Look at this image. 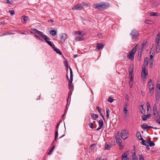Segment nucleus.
Here are the masks:
<instances>
[{"label":"nucleus","mask_w":160,"mask_h":160,"mask_svg":"<svg viewBox=\"0 0 160 160\" xmlns=\"http://www.w3.org/2000/svg\"><path fill=\"white\" fill-rule=\"evenodd\" d=\"M156 92H160V84H157L156 88Z\"/></svg>","instance_id":"36"},{"label":"nucleus","mask_w":160,"mask_h":160,"mask_svg":"<svg viewBox=\"0 0 160 160\" xmlns=\"http://www.w3.org/2000/svg\"><path fill=\"white\" fill-rule=\"evenodd\" d=\"M137 46L138 45H137L134 47L130 52L134 54L137 49Z\"/></svg>","instance_id":"22"},{"label":"nucleus","mask_w":160,"mask_h":160,"mask_svg":"<svg viewBox=\"0 0 160 160\" xmlns=\"http://www.w3.org/2000/svg\"><path fill=\"white\" fill-rule=\"evenodd\" d=\"M45 37H44L43 38H42L44 40H45L46 42L49 44L50 46H51L52 48H53V47H54L55 46L54 44L51 42L50 41H48V40H49L50 38L46 35H45Z\"/></svg>","instance_id":"9"},{"label":"nucleus","mask_w":160,"mask_h":160,"mask_svg":"<svg viewBox=\"0 0 160 160\" xmlns=\"http://www.w3.org/2000/svg\"><path fill=\"white\" fill-rule=\"evenodd\" d=\"M64 64L65 67L68 66V62L67 60L64 61Z\"/></svg>","instance_id":"50"},{"label":"nucleus","mask_w":160,"mask_h":160,"mask_svg":"<svg viewBox=\"0 0 160 160\" xmlns=\"http://www.w3.org/2000/svg\"><path fill=\"white\" fill-rule=\"evenodd\" d=\"M125 98H126V99L127 100V101L128 102V101L129 100V97L127 94H126V95Z\"/></svg>","instance_id":"58"},{"label":"nucleus","mask_w":160,"mask_h":160,"mask_svg":"<svg viewBox=\"0 0 160 160\" xmlns=\"http://www.w3.org/2000/svg\"><path fill=\"white\" fill-rule=\"evenodd\" d=\"M128 104L126 103L124 105L123 112L124 113V118L126 122H128L129 118V112L128 111Z\"/></svg>","instance_id":"3"},{"label":"nucleus","mask_w":160,"mask_h":160,"mask_svg":"<svg viewBox=\"0 0 160 160\" xmlns=\"http://www.w3.org/2000/svg\"><path fill=\"white\" fill-rule=\"evenodd\" d=\"M81 4H78L74 6L72 8V9L76 10H80L82 9L81 6Z\"/></svg>","instance_id":"12"},{"label":"nucleus","mask_w":160,"mask_h":160,"mask_svg":"<svg viewBox=\"0 0 160 160\" xmlns=\"http://www.w3.org/2000/svg\"><path fill=\"white\" fill-rule=\"evenodd\" d=\"M149 15L151 16H157L158 13L153 12H151L149 13Z\"/></svg>","instance_id":"33"},{"label":"nucleus","mask_w":160,"mask_h":160,"mask_svg":"<svg viewBox=\"0 0 160 160\" xmlns=\"http://www.w3.org/2000/svg\"><path fill=\"white\" fill-rule=\"evenodd\" d=\"M142 54V50H140V49H139L138 50V57H137V59L138 61L140 60L141 59V56Z\"/></svg>","instance_id":"19"},{"label":"nucleus","mask_w":160,"mask_h":160,"mask_svg":"<svg viewBox=\"0 0 160 160\" xmlns=\"http://www.w3.org/2000/svg\"><path fill=\"white\" fill-rule=\"evenodd\" d=\"M58 136V131H55V140H56Z\"/></svg>","instance_id":"42"},{"label":"nucleus","mask_w":160,"mask_h":160,"mask_svg":"<svg viewBox=\"0 0 160 160\" xmlns=\"http://www.w3.org/2000/svg\"><path fill=\"white\" fill-rule=\"evenodd\" d=\"M122 138L124 140L127 139L128 137V134L126 132L125 130H123L121 131Z\"/></svg>","instance_id":"10"},{"label":"nucleus","mask_w":160,"mask_h":160,"mask_svg":"<svg viewBox=\"0 0 160 160\" xmlns=\"http://www.w3.org/2000/svg\"><path fill=\"white\" fill-rule=\"evenodd\" d=\"M156 44V52L157 53H158L160 50V45L159 44Z\"/></svg>","instance_id":"23"},{"label":"nucleus","mask_w":160,"mask_h":160,"mask_svg":"<svg viewBox=\"0 0 160 160\" xmlns=\"http://www.w3.org/2000/svg\"><path fill=\"white\" fill-rule=\"evenodd\" d=\"M9 12L11 14V15H13L14 14V11L12 10H9Z\"/></svg>","instance_id":"47"},{"label":"nucleus","mask_w":160,"mask_h":160,"mask_svg":"<svg viewBox=\"0 0 160 160\" xmlns=\"http://www.w3.org/2000/svg\"><path fill=\"white\" fill-rule=\"evenodd\" d=\"M104 45L101 43H97V48L98 50L102 49L104 47Z\"/></svg>","instance_id":"14"},{"label":"nucleus","mask_w":160,"mask_h":160,"mask_svg":"<svg viewBox=\"0 0 160 160\" xmlns=\"http://www.w3.org/2000/svg\"><path fill=\"white\" fill-rule=\"evenodd\" d=\"M34 37L37 38L38 40L40 41H43V40L42 39L40 38L38 35H37L35 34L34 35Z\"/></svg>","instance_id":"44"},{"label":"nucleus","mask_w":160,"mask_h":160,"mask_svg":"<svg viewBox=\"0 0 160 160\" xmlns=\"http://www.w3.org/2000/svg\"><path fill=\"white\" fill-rule=\"evenodd\" d=\"M75 39L77 41H81L84 40V38L82 37H77Z\"/></svg>","instance_id":"31"},{"label":"nucleus","mask_w":160,"mask_h":160,"mask_svg":"<svg viewBox=\"0 0 160 160\" xmlns=\"http://www.w3.org/2000/svg\"><path fill=\"white\" fill-rule=\"evenodd\" d=\"M67 38V36L66 34L65 33H63L61 34V39L65 41Z\"/></svg>","instance_id":"20"},{"label":"nucleus","mask_w":160,"mask_h":160,"mask_svg":"<svg viewBox=\"0 0 160 160\" xmlns=\"http://www.w3.org/2000/svg\"><path fill=\"white\" fill-rule=\"evenodd\" d=\"M141 127L142 128L144 131H145L146 129H147L148 128H152V126H148V125L146 123H144L142 125Z\"/></svg>","instance_id":"15"},{"label":"nucleus","mask_w":160,"mask_h":160,"mask_svg":"<svg viewBox=\"0 0 160 160\" xmlns=\"http://www.w3.org/2000/svg\"><path fill=\"white\" fill-rule=\"evenodd\" d=\"M70 79L69 80L68 82V85L69 87L70 88V86L71 85V84L72 82V81L73 80V74H72V71L71 68L70 67Z\"/></svg>","instance_id":"11"},{"label":"nucleus","mask_w":160,"mask_h":160,"mask_svg":"<svg viewBox=\"0 0 160 160\" xmlns=\"http://www.w3.org/2000/svg\"><path fill=\"white\" fill-rule=\"evenodd\" d=\"M102 128V127H98V128L96 130H97V131H99L100 129H101Z\"/></svg>","instance_id":"64"},{"label":"nucleus","mask_w":160,"mask_h":160,"mask_svg":"<svg viewBox=\"0 0 160 160\" xmlns=\"http://www.w3.org/2000/svg\"><path fill=\"white\" fill-rule=\"evenodd\" d=\"M100 115L102 116V118L103 120H105V118L103 115L102 113L101 112H100Z\"/></svg>","instance_id":"55"},{"label":"nucleus","mask_w":160,"mask_h":160,"mask_svg":"<svg viewBox=\"0 0 160 160\" xmlns=\"http://www.w3.org/2000/svg\"><path fill=\"white\" fill-rule=\"evenodd\" d=\"M148 86L149 90L150 92L153 93L154 91L153 83L151 79H150L148 82Z\"/></svg>","instance_id":"8"},{"label":"nucleus","mask_w":160,"mask_h":160,"mask_svg":"<svg viewBox=\"0 0 160 160\" xmlns=\"http://www.w3.org/2000/svg\"><path fill=\"white\" fill-rule=\"evenodd\" d=\"M78 34L79 35H82V36L85 35V33L83 32H79Z\"/></svg>","instance_id":"48"},{"label":"nucleus","mask_w":160,"mask_h":160,"mask_svg":"<svg viewBox=\"0 0 160 160\" xmlns=\"http://www.w3.org/2000/svg\"><path fill=\"white\" fill-rule=\"evenodd\" d=\"M96 109L99 112H101L102 110L99 107L97 106L96 107Z\"/></svg>","instance_id":"52"},{"label":"nucleus","mask_w":160,"mask_h":160,"mask_svg":"<svg viewBox=\"0 0 160 160\" xmlns=\"http://www.w3.org/2000/svg\"><path fill=\"white\" fill-rule=\"evenodd\" d=\"M134 54L129 52L128 55V58L131 60L133 59Z\"/></svg>","instance_id":"17"},{"label":"nucleus","mask_w":160,"mask_h":160,"mask_svg":"<svg viewBox=\"0 0 160 160\" xmlns=\"http://www.w3.org/2000/svg\"><path fill=\"white\" fill-rule=\"evenodd\" d=\"M138 138L139 140H142V141L143 140H144L143 139V138H142V137L141 136H140L139 138Z\"/></svg>","instance_id":"63"},{"label":"nucleus","mask_w":160,"mask_h":160,"mask_svg":"<svg viewBox=\"0 0 160 160\" xmlns=\"http://www.w3.org/2000/svg\"><path fill=\"white\" fill-rule=\"evenodd\" d=\"M148 58H145L144 60V64L146 66V65H148Z\"/></svg>","instance_id":"45"},{"label":"nucleus","mask_w":160,"mask_h":160,"mask_svg":"<svg viewBox=\"0 0 160 160\" xmlns=\"http://www.w3.org/2000/svg\"><path fill=\"white\" fill-rule=\"evenodd\" d=\"M113 101L114 100L112 98L110 97L108 98V101L110 102H113Z\"/></svg>","instance_id":"46"},{"label":"nucleus","mask_w":160,"mask_h":160,"mask_svg":"<svg viewBox=\"0 0 160 160\" xmlns=\"http://www.w3.org/2000/svg\"><path fill=\"white\" fill-rule=\"evenodd\" d=\"M50 34L52 36H55L57 34V32L55 30H52L50 32Z\"/></svg>","instance_id":"29"},{"label":"nucleus","mask_w":160,"mask_h":160,"mask_svg":"<svg viewBox=\"0 0 160 160\" xmlns=\"http://www.w3.org/2000/svg\"><path fill=\"white\" fill-rule=\"evenodd\" d=\"M133 158L134 160H138V158H137L136 153L134 152L132 154Z\"/></svg>","instance_id":"41"},{"label":"nucleus","mask_w":160,"mask_h":160,"mask_svg":"<svg viewBox=\"0 0 160 160\" xmlns=\"http://www.w3.org/2000/svg\"><path fill=\"white\" fill-rule=\"evenodd\" d=\"M148 144L149 145V146L150 147H152L154 146L155 145V144L152 141L149 140L148 142Z\"/></svg>","instance_id":"37"},{"label":"nucleus","mask_w":160,"mask_h":160,"mask_svg":"<svg viewBox=\"0 0 160 160\" xmlns=\"http://www.w3.org/2000/svg\"><path fill=\"white\" fill-rule=\"evenodd\" d=\"M150 62V66L151 68H152L153 65V62Z\"/></svg>","instance_id":"60"},{"label":"nucleus","mask_w":160,"mask_h":160,"mask_svg":"<svg viewBox=\"0 0 160 160\" xmlns=\"http://www.w3.org/2000/svg\"><path fill=\"white\" fill-rule=\"evenodd\" d=\"M142 110H141V112L142 114H144L145 113V110L144 109V108L142 109Z\"/></svg>","instance_id":"59"},{"label":"nucleus","mask_w":160,"mask_h":160,"mask_svg":"<svg viewBox=\"0 0 160 160\" xmlns=\"http://www.w3.org/2000/svg\"><path fill=\"white\" fill-rule=\"evenodd\" d=\"M55 147V146H53L51 148L50 150H49V152L47 153V154H48V155H50L53 152V150H54V149Z\"/></svg>","instance_id":"34"},{"label":"nucleus","mask_w":160,"mask_h":160,"mask_svg":"<svg viewBox=\"0 0 160 160\" xmlns=\"http://www.w3.org/2000/svg\"><path fill=\"white\" fill-rule=\"evenodd\" d=\"M109 6L108 3L102 2L94 4L93 7L96 9L101 10L108 8Z\"/></svg>","instance_id":"2"},{"label":"nucleus","mask_w":160,"mask_h":160,"mask_svg":"<svg viewBox=\"0 0 160 160\" xmlns=\"http://www.w3.org/2000/svg\"><path fill=\"white\" fill-rule=\"evenodd\" d=\"M160 40V32H158L157 34L155 40V44H159V42Z\"/></svg>","instance_id":"13"},{"label":"nucleus","mask_w":160,"mask_h":160,"mask_svg":"<svg viewBox=\"0 0 160 160\" xmlns=\"http://www.w3.org/2000/svg\"><path fill=\"white\" fill-rule=\"evenodd\" d=\"M111 146L109 144L106 143L105 144V149L109 150L111 148Z\"/></svg>","instance_id":"30"},{"label":"nucleus","mask_w":160,"mask_h":160,"mask_svg":"<svg viewBox=\"0 0 160 160\" xmlns=\"http://www.w3.org/2000/svg\"><path fill=\"white\" fill-rule=\"evenodd\" d=\"M106 118L107 119H108L109 117V113L110 112V111L108 108H106Z\"/></svg>","instance_id":"27"},{"label":"nucleus","mask_w":160,"mask_h":160,"mask_svg":"<svg viewBox=\"0 0 160 160\" xmlns=\"http://www.w3.org/2000/svg\"><path fill=\"white\" fill-rule=\"evenodd\" d=\"M96 145V144L93 143L89 147V149L90 150L92 151L93 148H95V147Z\"/></svg>","instance_id":"28"},{"label":"nucleus","mask_w":160,"mask_h":160,"mask_svg":"<svg viewBox=\"0 0 160 160\" xmlns=\"http://www.w3.org/2000/svg\"><path fill=\"white\" fill-rule=\"evenodd\" d=\"M153 118L156 122L160 125V104L159 108L158 110L156 104H154L152 108Z\"/></svg>","instance_id":"1"},{"label":"nucleus","mask_w":160,"mask_h":160,"mask_svg":"<svg viewBox=\"0 0 160 160\" xmlns=\"http://www.w3.org/2000/svg\"><path fill=\"white\" fill-rule=\"evenodd\" d=\"M30 32L32 33H37L39 36L42 38L45 37V35L43 34V32L38 30L35 28H32L31 29Z\"/></svg>","instance_id":"5"},{"label":"nucleus","mask_w":160,"mask_h":160,"mask_svg":"<svg viewBox=\"0 0 160 160\" xmlns=\"http://www.w3.org/2000/svg\"><path fill=\"white\" fill-rule=\"evenodd\" d=\"M136 136L138 138H139L141 136L140 133L138 131L136 133Z\"/></svg>","instance_id":"49"},{"label":"nucleus","mask_w":160,"mask_h":160,"mask_svg":"<svg viewBox=\"0 0 160 160\" xmlns=\"http://www.w3.org/2000/svg\"><path fill=\"white\" fill-rule=\"evenodd\" d=\"M132 71H131L129 73V76L130 77H131V76H132Z\"/></svg>","instance_id":"62"},{"label":"nucleus","mask_w":160,"mask_h":160,"mask_svg":"<svg viewBox=\"0 0 160 160\" xmlns=\"http://www.w3.org/2000/svg\"><path fill=\"white\" fill-rule=\"evenodd\" d=\"M9 33L8 32H4L2 34V36H5V35H7L8 34H9Z\"/></svg>","instance_id":"57"},{"label":"nucleus","mask_w":160,"mask_h":160,"mask_svg":"<svg viewBox=\"0 0 160 160\" xmlns=\"http://www.w3.org/2000/svg\"><path fill=\"white\" fill-rule=\"evenodd\" d=\"M81 5L82 9H83L85 8H87L89 7V4L87 3H82L81 4Z\"/></svg>","instance_id":"25"},{"label":"nucleus","mask_w":160,"mask_h":160,"mask_svg":"<svg viewBox=\"0 0 160 160\" xmlns=\"http://www.w3.org/2000/svg\"><path fill=\"white\" fill-rule=\"evenodd\" d=\"M145 22L147 24H152L153 23V22L151 20H146L145 21Z\"/></svg>","instance_id":"39"},{"label":"nucleus","mask_w":160,"mask_h":160,"mask_svg":"<svg viewBox=\"0 0 160 160\" xmlns=\"http://www.w3.org/2000/svg\"><path fill=\"white\" fill-rule=\"evenodd\" d=\"M129 154V151H127L123 153L122 155V157H127Z\"/></svg>","instance_id":"26"},{"label":"nucleus","mask_w":160,"mask_h":160,"mask_svg":"<svg viewBox=\"0 0 160 160\" xmlns=\"http://www.w3.org/2000/svg\"><path fill=\"white\" fill-rule=\"evenodd\" d=\"M139 160H144L143 158L141 155H139Z\"/></svg>","instance_id":"54"},{"label":"nucleus","mask_w":160,"mask_h":160,"mask_svg":"<svg viewBox=\"0 0 160 160\" xmlns=\"http://www.w3.org/2000/svg\"><path fill=\"white\" fill-rule=\"evenodd\" d=\"M121 136V133L118 132L115 135V138L116 139V142L119 147H123L122 145V140L120 138Z\"/></svg>","instance_id":"4"},{"label":"nucleus","mask_w":160,"mask_h":160,"mask_svg":"<svg viewBox=\"0 0 160 160\" xmlns=\"http://www.w3.org/2000/svg\"><path fill=\"white\" fill-rule=\"evenodd\" d=\"M147 110L148 111L149 110V109H150L151 110V108L150 105L148 102H147Z\"/></svg>","instance_id":"40"},{"label":"nucleus","mask_w":160,"mask_h":160,"mask_svg":"<svg viewBox=\"0 0 160 160\" xmlns=\"http://www.w3.org/2000/svg\"><path fill=\"white\" fill-rule=\"evenodd\" d=\"M142 70L141 73V76L142 78H146L148 74V71L146 69V66L145 65H143L142 68Z\"/></svg>","instance_id":"7"},{"label":"nucleus","mask_w":160,"mask_h":160,"mask_svg":"<svg viewBox=\"0 0 160 160\" xmlns=\"http://www.w3.org/2000/svg\"><path fill=\"white\" fill-rule=\"evenodd\" d=\"M89 126L92 129L93 128V123H92L90 122V123L89 124Z\"/></svg>","instance_id":"51"},{"label":"nucleus","mask_w":160,"mask_h":160,"mask_svg":"<svg viewBox=\"0 0 160 160\" xmlns=\"http://www.w3.org/2000/svg\"><path fill=\"white\" fill-rule=\"evenodd\" d=\"M142 144L145 146H147L148 144V142L144 140L142 141Z\"/></svg>","instance_id":"38"},{"label":"nucleus","mask_w":160,"mask_h":160,"mask_svg":"<svg viewBox=\"0 0 160 160\" xmlns=\"http://www.w3.org/2000/svg\"><path fill=\"white\" fill-rule=\"evenodd\" d=\"M98 124L99 127H101L102 128L103 125V123L102 119H101L100 120H99V121Z\"/></svg>","instance_id":"35"},{"label":"nucleus","mask_w":160,"mask_h":160,"mask_svg":"<svg viewBox=\"0 0 160 160\" xmlns=\"http://www.w3.org/2000/svg\"><path fill=\"white\" fill-rule=\"evenodd\" d=\"M53 50L56 52L57 53H58L59 54V55H62V53L57 48L55 47H53Z\"/></svg>","instance_id":"21"},{"label":"nucleus","mask_w":160,"mask_h":160,"mask_svg":"<svg viewBox=\"0 0 160 160\" xmlns=\"http://www.w3.org/2000/svg\"><path fill=\"white\" fill-rule=\"evenodd\" d=\"M130 35L132 36V39H136L138 37L139 33L136 29H134L131 31Z\"/></svg>","instance_id":"6"},{"label":"nucleus","mask_w":160,"mask_h":160,"mask_svg":"<svg viewBox=\"0 0 160 160\" xmlns=\"http://www.w3.org/2000/svg\"><path fill=\"white\" fill-rule=\"evenodd\" d=\"M160 97V92H156V100L158 102V101L159 100V98Z\"/></svg>","instance_id":"18"},{"label":"nucleus","mask_w":160,"mask_h":160,"mask_svg":"<svg viewBox=\"0 0 160 160\" xmlns=\"http://www.w3.org/2000/svg\"><path fill=\"white\" fill-rule=\"evenodd\" d=\"M59 123H58L57 125V126H56V130H55V131H58V126H59Z\"/></svg>","instance_id":"61"},{"label":"nucleus","mask_w":160,"mask_h":160,"mask_svg":"<svg viewBox=\"0 0 160 160\" xmlns=\"http://www.w3.org/2000/svg\"><path fill=\"white\" fill-rule=\"evenodd\" d=\"M154 59L152 55H150L149 62H153Z\"/></svg>","instance_id":"43"},{"label":"nucleus","mask_w":160,"mask_h":160,"mask_svg":"<svg viewBox=\"0 0 160 160\" xmlns=\"http://www.w3.org/2000/svg\"><path fill=\"white\" fill-rule=\"evenodd\" d=\"M151 115L150 114L147 115H144L142 116V118L143 121L146 120L148 118H150L151 117Z\"/></svg>","instance_id":"16"},{"label":"nucleus","mask_w":160,"mask_h":160,"mask_svg":"<svg viewBox=\"0 0 160 160\" xmlns=\"http://www.w3.org/2000/svg\"><path fill=\"white\" fill-rule=\"evenodd\" d=\"M22 17H23V18H22V20H23V21H25V23H26V21H27L29 20V18L27 16H23Z\"/></svg>","instance_id":"32"},{"label":"nucleus","mask_w":160,"mask_h":160,"mask_svg":"<svg viewBox=\"0 0 160 160\" xmlns=\"http://www.w3.org/2000/svg\"><path fill=\"white\" fill-rule=\"evenodd\" d=\"M92 118L94 120H96L98 118V115L94 113H92L91 114Z\"/></svg>","instance_id":"24"},{"label":"nucleus","mask_w":160,"mask_h":160,"mask_svg":"<svg viewBox=\"0 0 160 160\" xmlns=\"http://www.w3.org/2000/svg\"><path fill=\"white\" fill-rule=\"evenodd\" d=\"M122 160H129V158L128 157L126 158L124 157H122Z\"/></svg>","instance_id":"53"},{"label":"nucleus","mask_w":160,"mask_h":160,"mask_svg":"<svg viewBox=\"0 0 160 160\" xmlns=\"http://www.w3.org/2000/svg\"><path fill=\"white\" fill-rule=\"evenodd\" d=\"M5 1H6L7 3L9 4H10V5H11L12 4V3L9 1V0H4Z\"/></svg>","instance_id":"56"}]
</instances>
